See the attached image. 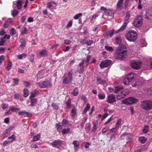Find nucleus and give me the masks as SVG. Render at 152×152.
Returning <instances> with one entry per match:
<instances>
[{
	"label": "nucleus",
	"mask_w": 152,
	"mask_h": 152,
	"mask_svg": "<svg viewBox=\"0 0 152 152\" xmlns=\"http://www.w3.org/2000/svg\"><path fill=\"white\" fill-rule=\"evenodd\" d=\"M149 130V126L147 125L145 126L143 129V132L144 133H147Z\"/></svg>",
	"instance_id": "53"
},
{
	"label": "nucleus",
	"mask_w": 152,
	"mask_h": 152,
	"mask_svg": "<svg viewBox=\"0 0 152 152\" xmlns=\"http://www.w3.org/2000/svg\"><path fill=\"white\" fill-rule=\"evenodd\" d=\"M10 143L9 140H6L4 141L3 143V145L4 147L7 146L8 144Z\"/></svg>",
	"instance_id": "59"
},
{
	"label": "nucleus",
	"mask_w": 152,
	"mask_h": 152,
	"mask_svg": "<svg viewBox=\"0 0 152 152\" xmlns=\"http://www.w3.org/2000/svg\"><path fill=\"white\" fill-rule=\"evenodd\" d=\"M18 13V11L16 9H14L12 13V15L13 17L16 16Z\"/></svg>",
	"instance_id": "39"
},
{
	"label": "nucleus",
	"mask_w": 152,
	"mask_h": 152,
	"mask_svg": "<svg viewBox=\"0 0 152 152\" xmlns=\"http://www.w3.org/2000/svg\"><path fill=\"white\" fill-rule=\"evenodd\" d=\"M138 101V99L135 98L130 97L123 100L122 103L124 104L128 105L135 104Z\"/></svg>",
	"instance_id": "6"
},
{
	"label": "nucleus",
	"mask_w": 152,
	"mask_h": 152,
	"mask_svg": "<svg viewBox=\"0 0 152 152\" xmlns=\"http://www.w3.org/2000/svg\"><path fill=\"white\" fill-rule=\"evenodd\" d=\"M114 34V30H112L110 31L109 33L108 34V35H109L110 37H111Z\"/></svg>",
	"instance_id": "60"
},
{
	"label": "nucleus",
	"mask_w": 152,
	"mask_h": 152,
	"mask_svg": "<svg viewBox=\"0 0 152 152\" xmlns=\"http://www.w3.org/2000/svg\"><path fill=\"white\" fill-rule=\"evenodd\" d=\"M91 129V125L90 124H86L85 127V129L87 132L88 133Z\"/></svg>",
	"instance_id": "42"
},
{
	"label": "nucleus",
	"mask_w": 152,
	"mask_h": 152,
	"mask_svg": "<svg viewBox=\"0 0 152 152\" xmlns=\"http://www.w3.org/2000/svg\"><path fill=\"white\" fill-rule=\"evenodd\" d=\"M23 96L24 97H27L28 95V91L27 89H25L23 90Z\"/></svg>",
	"instance_id": "44"
},
{
	"label": "nucleus",
	"mask_w": 152,
	"mask_h": 152,
	"mask_svg": "<svg viewBox=\"0 0 152 152\" xmlns=\"http://www.w3.org/2000/svg\"><path fill=\"white\" fill-rule=\"evenodd\" d=\"M30 100V104L29 105L31 107H33L37 103V99L36 98L29 99Z\"/></svg>",
	"instance_id": "16"
},
{
	"label": "nucleus",
	"mask_w": 152,
	"mask_h": 152,
	"mask_svg": "<svg viewBox=\"0 0 152 152\" xmlns=\"http://www.w3.org/2000/svg\"><path fill=\"white\" fill-rule=\"evenodd\" d=\"M52 107L54 109L58 110L59 109V107L55 103H53L51 104Z\"/></svg>",
	"instance_id": "52"
},
{
	"label": "nucleus",
	"mask_w": 152,
	"mask_h": 152,
	"mask_svg": "<svg viewBox=\"0 0 152 152\" xmlns=\"http://www.w3.org/2000/svg\"><path fill=\"white\" fill-rule=\"evenodd\" d=\"M64 43L66 45H69L71 43V41L69 40L65 39L64 40Z\"/></svg>",
	"instance_id": "63"
},
{
	"label": "nucleus",
	"mask_w": 152,
	"mask_h": 152,
	"mask_svg": "<svg viewBox=\"0 0 152 152\" xmlns=\"http://www.w3.org/2000/svg\"><path fill=\"white\" fill-rule=\"evenodd\" d=\"M12 66V62L10 61H9L8 63L7 66L6 67V69L7 70L9 71L11 69Z\"/></svg>",
	"instance_id": "34"
},
{
	"label": "nucleus",
	"mask_w": 152,
	"mask_h": 152,
	"mask_svg": "<svg viewBox=\"0 0 152 152\" xmlns=\"http://www.w3.org/2000/svg\"><path fill=\"white\" fill-rule=\"evenodd\" d=\"M82 13H80L77 14V15H76L75 16H74V18L76 20L77 19L79 18L80 17L82 16Z\"/></svg>",
	"instance_id": "58"
},
{
	"label": "nucleus",
	"mask_w": 152,
	"mask_h": 152,
	"mask_svg": "<svg viewBox=\"0 0 152 152\" xmlns=\"http://www.w3.org/2000/svg\"><path fill=\"white\" fill-rule=\"evenodd\" d=\"M40 138V135L39 134H37L36 136H34L32 140V141H36L39 140Z\"/></svg>",
	"instance_id": "25"
},
{
	"label": "nucleus",
	"mask_w": 152,
	"mask_h": 152,
	"mask_svg": "<svg viewBox=\"0 0 152 152\" xmlns=\"http://www.w3.org/2000/svg\"><path fill=\"white\" fill-rule=\"evenodd\" d=\"M97 81L98 83L101 84H106V81L100 78H97Z\"/></svg>",
	"instance_id": "29"
},
{
	"label": "nucleus",
	"mask_w": 152,
	"mask_h": 152,
	"mask_svg": "<svg viewBox=\"0 0 152 152\" xmlns=\"http://www.w3.org/2000/svg\"><path fill=\"white\" fill-rule=\"evenodd\" d=\"M12 129L11 127L8 128L3 132L2 135L3 139L4 138L7 136L9 133L10 132Z\"/></svg>",
	"instance_id": "14"
},
{
	"label": "nucleus",
	"mask_w": 152,
	"mask_h": 152,
	"mask_svg": "<svg viewBox=\"0 0 152 152\" xmlns=\"http://www.w3.org/2000/svg\"><path fill=\"white\" fill-rule=\"evenodd\" d=\"M68 124V121L65 120L63 119L62 122V126L64 127H66L67 125Z\"/></svg>",
	"instance_id": "45"
},
{
	"label": "nucleus",
	"mask_w": 152,
	"mask_h": 152,
	"mask_svg": "<svg viewBox=\"0 0 152 152\" xmlns=\"http://www.w3.org/2000/svg\"><path fill=\"white\" fill-rule=\"evenodd\" d=\"M71 100L70 98L69 99L66 103V107L68 109H70L71 107Z\"/></svg>",
	"instance_id": "22"
},
{
	"label": "nucleus",
	"mask_w": 152,
	"mask_h": 152,
	"mask_svg": "<svg viewBox=\"0 0 152 152\" xmlns=\"http://www.w3.org/2000/svg\"><path fill=\"white\" fill-rule=\"evenodd\" d=\"M97 122L96 121H94L93 123V126L92 128V132H95L97 128Z\"/></svg>",
	"instance_id": "27"
},
{
	"label": "nucleus",
	"mask_w": 152,
	"mask_h": 152,
	"mask_svg": "<svg viewBox=\"0 0 152 152\" xmlns=\"http://www.w3.org/2000/svg\"><path fill=\"white\" fill-rule=\"evenodd\" d=\"M73 21L72 20H71L69 21L68 24L66 25V27L67 28H69V27H71Z\"/></svg>",
	"instance_id": "57"
},
{
	"label": "nucleus",
	"mask_w": 152,
	"mask_h": 152,
	"mask_svg": "<svg viewBox=\"0 0 152 152\" xmlns=\"http://www.w3.org/2000/svg\"><path fill=\"white\" fill-rule=\"evenodd\" d=\"M26 57V55L25 54H22L18 56V58L19 59H21L23 58V57L25 58Z\"/></svg>",
	"instance_id": "56"
},
{
	"label": "nucleus",
	"mask_w": 152,
	"mask_h": 152,
	"mask_svg": "<svg viewBox=\"0 0 152 152\" xmlns=\"http://www.w3.org/2000/svg\"><path fill=\"white\" fill-rule=\"evenodd\" d=\"M141 64L140 61L132 60L131 62V66L134 69H138L141 67Z\"/></svg>",
	"instance_id": "7"
},
{
	"label": "nucleus",
	"mask_w": 152,
	"mask_h": 152,
	"mask_svg": "<svg viewBox=\"0 0 152 152\" xmlns=\"http://www.w3.org/2000/svg\"><path fill=\"white\" fill-rule=\"evenodd\" d=\"M70 131V129L68 128L63 129L62 131V133L63 134L68 133Z\"/></svg>",
	"instance_id": "49"
},
{
	"label": "nucleus",
	"mask_w": 152,
	"mask_h": 152,
	"mask_svg": "<svg viewBox=\"0 0 152 152\" xmlns=\"http://www.w3.org/2000/svg\"><path fill=\"white\" fill-rule=\"evenodd\" d=\"M14 80V85L13 86H15V85H18V84L19 79L17 78H14L13 79Z\"/></svg>",
	"instance_id": "55"
},
{
	"label": "nucleus",
	"mask_w": 152,
	"mask_h": 152,
	"mask_svg": "<svg viewBox=\"0 0 152 152\" xmlns=\"http://www.w3.org/2000/svg\"><path fill=\"white\" fill-rule=\"evenodd\" d=\"M37 91L36 90H34V91L31 93V95L29 97V99H32V98H35L34 97L36 96V93L37 92Z\"/></svg>",
	"instance_id": "43"
},
{
	"label": "nucleus",
	"mask_w": 152,
	"mask_h": 152,
	"mask_svg": "<svg viewBox=\"0 0 152 152\" xmlns=\"http://www.w3.org/2000/svg\"><path fill=\"white\" fill-rule=\"evenodd\" d=\"M21 42V44L20 45V47L23 48L25 46L26 41L23 39H22L20 40Z\"/></svg>",
	"instance_id": "35"
},
{
	"label": "nucleus",
	"mask_w": 152,
	"mask_h": 152,
	"mask_svg": "<svg viewBox=\"0 0 152 152\" xmlns=\"http://www.w3.org/2000/svg\"><path fill=\"white\" fill-rule=\"evenodd\" d=\"M113 120V117L112 116H111L108 120L105 122L104 123V125H106L107 124L110 123Z\"/></svg>",
	"instance_id": "61"
},
{
	"label": "nucleus",
	"mask_w": 152,
	"mask_h": 152,
	"mask_svg": "<svg viewBox=\"0 0 152 152\" xmlns=\"http://www.w3.org/2000/svg\"><path fill=\"white\" fill-rule=\"evenodd\" d=\"M73 144L74 145L75 148L78 147L80 145V143L78 141L76 140L73 142Z\"/></svg>",
	"instance_id": "38"
},
{
	"label": "nucleus",
	"mask_w": 152,
	"mask_h": 152,
	"mask_svg": "<svg viewBox=\"0 0 152 152\" xmlns=\"http://www.w3.org/2000/svg\"><path fill=\"white\" fill-rule=\"evenodd\" d=\"M141 44L142 47H144L146 46L147 43L145 41V40L144 39H143L141 40Z\"/></svg>",
	"instance_id": "47"
},
{
	"label": "nucleus",
	"mask_w": 152,
	"mask_h": 152,
	"mask_svg": "<svg viewBox=\"0 0 152 152\" xmlns=\"http://www.w3.org/2000/svg\"><path fill=\"white\" fill-rule=\"evenodd\" d=\"M56 126L57 127V130L58 132H60L62 128V126L61 125L60 123H58L56 124Z\"/></svg>",
	"instance_id": "46"
},
{
	"label": "nucleus",
	"mask_w": 152,
	"mask_h": 152,
	"mask_svg": "<svg viewBox=\"0 0 152 152\" xmlns=\"http://www.w3.org/2000/svg\"><path fill=\"white\" fill-rule=\"evenodd\" d=\"M4 56L3 55H1L0 56V65L1 64L3 61L4 60Z\"/></svg>",
	"instance_id": "64"
},
{
	"label": "nucleus",
	"mask_w": 152,
	"mask_h": 152,
	"mask_svg": "<svg viewBox=\"0 0 152 152\" xmlns=\"http://www.w3.org/2000/svg\"><path fill=\"white\" fill-rule=\"evenodd\" d=\"M7 36V34H6L4 35L3 37L1 38V41H0V46H2L4 45V43L5 42V38L6 37V36Z\"/></svg>",
	"instance_id": "28"
},
{
	"label": "nucleus",
	"mask_w": 152,
	"mask_h": 152,
	"mask_svg": "<svg viewBox=\"0 0 152 152\" xmlns=\"http://www.w3.org/2000/svg\"><path fill=\"white\" fill-rule=\"evenodd\" d=\"M10 32L11 35H14L16 33V31L15 29L13 28H12L10 30Z\"/></svg>",
	"instance_id": "50"
},
{
	"label": "nucleus",
	"mask_w": 152,
	"mask_h": 152,
	"mask_svg": "<svg viewBox=\"0 0 152 152\" xmlns=\"http://www.w3.org/2000/svg\"><path fill=\"white\" fill-rule=\"evenodd\" d=\"M37 84L41 88L50 87L52 86L50 83L49 81H45L41 83H38Z\"/></svg>",
	"instance_id": "8"
},
{
	"label": "nucleus",
	"mask_w": 152,
	"mask_h": 152,
	"mask_svg": "<svg viewBox=\"0 0 152 152\" xmlns=\"http://www.w3.org/2000/svg\"><path fill=\"white\" fill-rule=\"evenodd\" d=\"M28 31V30L27 29L26 27H24L21 30V32L22 34H26L27 32Z\"/></svg>",
	"instance_id": "40"
},
{
	"label": "nucleus",
	"mask_w": 152,
	"mask_h": 152,
	"mask_svg": "<svg viewBox=\"0 0 152 152\" xmlns=\"http://www.w3.org/2000/svg\"><path fill=\"white\" fill-rule=\"evenodd\" d=\"M129 93V91L127 89H126L124 91L122 90L119 94H118L117 96V98L118 99H121L127 95Z\"/></svg>",
	"instance_id": "10"
},
{
	"label": "nucleus",
	"mask_w": 152,
	"mask_h": 152,
	"mask_svg": "<svg viewBox=\"0 0 152 152\" xmlns=\"http://www.w3.org/2000/svg\"><path fill=\"white\" fill-rule=\"evenodd\" d=\"M114 93H118L119 94L121 91L123 90V88L120 86H116L114 87Z\"/></svg>",
	"instance_id": "17"
},
{
	"label": "nucleus",
	"mask_w": 152,
	"mask_h": 152,
	"mask_svg": "<svg viewBox=\"0 0 152 152\" xmlns=\"http://www.w3.org/2000/svg\"><path fill=\"white\" fill-rule=\"evenodd\" d=\"M121 38L120 37H117L115 40V43L118 45L121 44Z\"/></svg>",
	"instance_id": "36"
},
{
	"label": "nucleus",
	"mask_w": 152,
	"mask_h": 152,
	"mask_svg": "<svg viewBox=\"0 0 152 152\" xmlns=\"http://www.w3.org/2000/svg\"><path fill=\"white\" fill-rule=\"evenodd\" d=\"M62 142L63 141L60 140H55L51 143V145L53 147H57V146L62 145Z\"/></svg>",
	"instance_id": "13"
},
{
	"label": "nucleus",
	"mask_w": 152,
	"mask_h": 152,
	"mask_svg": "<svg viewBox=\"0 0 152 152\" xmlns=\"http://www.w3.org/2000/svg\"><path fill=\"white\" fill-rule=\"evenodd\" d=\"M79 92L77 88H75L73 90V92L71 93L72 94L75 96H77Z\"/></svg>",
	"instance_id": "30"
},
{
	"label": "nucleus",
	"mask_w": 152,
	"mask_h": 152,
	"mask_svg": "<svg viewBox=\"0 0 152 152\" xmlns=\"http://www.w3.org/2000/svg\"><path fill=\"white\" fill-rule=\"evenodd\" d=\"M76 113L75 108H73L71 111V115L72 117H74L76 115Z\"/></svg>",
	"instance_id": "48"
},
{
	"label": "nucleus",
	"mask_w": 152,
	"mask_h": 152,
	"mask_svg": "<svg viewBox=\"0 0 152 152\" xmlns=\"http://www.w3.org/2000/svg\"><path fill=\"white\" fill-rule=\"evenodd\" d=\"M98 17V15H93L91 19L90 20V22L91 23H93L94 20L96 19V18Z\"/></svg>",
	"instance_id": "54"
},
{
	"label": "nucleus",
	"mask_w": 152,
	"mask_h": 152,
	"mask_svg": "<svg viewBox=\"0 0 152 152\" xmlns=\"http://www.w3.org/2000/svg\"><path fill=\"white\" fill-rule=\"evenodd\" d=\"M16 136L14 134H12L11 136L9 137L8 138L9 140V141L10 143H11L13 141L16 140Z\"/></svg>",
	"instance_id": "23"
},
{
	"label": "nucleus",
	"mask_w": 152,
	"mask_h": 152,
	"mask_svg": "<svg viewBox=\"0 0 152 152\" xmlns=\"http://www.w3.org/2000/svg\"><path fill=\"white\" fill-rule=\"evenodd\" d=\"M122 122V120L121 119H119L116 122V124L115 126V128L117 129H118L119 128L121 125Z\"/></svg>",
	"instance_id": "24"
},
{
	"label": "nucleus",
	"mask_w": 152,
	"mask_h": 152,
	"mask_svg": "<svg viewBox=\"0 0 152 152\" xmlns=\"http://www.w3.org/2000/svg\"><path fill=\"white\" fill-rule=\"evenodd\" d=\"M118 129H117L115 128V127H114L111 129L110 130V132H114L115 133L117 132Z\"/></svg>",
	"instance_id": "62"
},
{
	"label": "nucleus",
	"mask_w": 152,
	"mask_h": 152,
	"mask_svg": "<svg viewBox=\"0 0 152 152\" xmlns=\"http://www.w3.org/2000/svg\"><path fill=\"white\" fill-rule=\"evenodd\" d=\"M105 48L108 51L111 52L114 50V49L112 47L105 46Z\"/></svg>",
	"instance_id": "41"
},
{
	"label": "nucleus",
	"mask_w": 152,
	"mask_h": 152,
	"mask_svg": "<svg viewBox=\"0 0 152 152\" xmlns=\"http://www.w3.org/2000/svg\"><path fill=\"white\" fill-rule=\"evenodd\" d=\"M114 12L112 10H107L104 12V15L107 16H112L113 15Z\"/></svg>",
	"instance_id": "21"
},
{
	"label": "nucleus",
	"mask_w": 152,
	"mask_h": 152,
	"mask_svg": "<svg viewBox=\"0 0 152 152\" xmlns=\"http://www.w3.org/2000/svg\"><path fill=\"white\" fill-rule=\"evenodd\" d=\"M139 141L142 143H145L147 140V138L143 137H141L139 138Z\"/></svg>",
	"instance_id": "26"
},
{
	"label": "nucleus",
	"mask_w": 152,
	"mask_h": 152,
	"mask_svg": "<svg viewBox=\"0 0 152 152\" xmlns=\"http://www.w3.org/2000/svg\"><path fill=\"white\" fill-rule=\"evenodd\" d=\"M131 81L126 77L123 80V82L124 84L128 85Z\"/></svg>",
	"instance_id": "31"
},
{
	"label": "nucleus",
	"mask_w": 152,
	"mask_h": 152,
	"mask_svg": "<svg viewBox=\"0 0 152 152\" xmlns=\"http://www.w3.org/2000/svg\"><path fill=\"white\" fill-rule=\"evenodd\" d=\"M112 61L110 60L107 59L102 61L100 64L101 68L103 69L109 66L111 63Z\"/></svg>",
	"instance_id": "9"
},
{
	"label": "nucleus",
	"mask_w": 152,
	"mask_h": 152,
	"mask_svg": "<svg viewBox=\"0 0 152 152\" xmlns=\"http://www.w3.org/2000/svg\"><path fill=\"white\" fill-rule=\"evenodd\" d=\"M124 0H119L117 4V9L121 10L122 8V6Z\"/></svg>",
	"instance_id": "19"
},
{
	"label": "nucleus",
	"mask_w": 152,
	"mask_h": 152,
	"mask_svg": "<svg viewBox=\"0 0 152 152\" xmlns=\"http://www.w3.org/2000/svg\"><path fill=\"white\" fill-rule=\"evenodd\" d=\"M136 76L137 75L135 73L131 72L126 77L131 81H132V80L135 78Z\"/></svg>",
	"instance_id": "18"
},
{
	"label": "nucleus",
	"mask_w": 152,
	"mask_h": 152,
	"mask_svg": "<svg viewBox=\"0 0 152 152\" xmlns=\"http://www.w3.org/2000/svg\"><path fill=\"white\" fill-rule=\"evenodd\" d=\"M23 0H18L16 1V2H13V5L12 7L14 8H15V3H16V8L18 10H20L22 8V5L23 4Z\"/></svg>",
	"instance_id": "12"
},
{
	"label": "nucleus",
	"mask_w": 152,
	"mask_h": 152,
	"mask_svg": "<svg viewBox=\"0 0 152 152\" xmlns=\"http://www.w3.org/2000/svg\"><path fill=\"white\" fill-rule=\"evenodd\" d=\"M128 23V22L127 21L124 22L121 27L119 29L117 30V31L115 32V33L117 34L120 32L124 30L126 26Z\"/></svg>",
	"instance_id": "15"
},
{
	"label": "nucleus",
	"mask_w": 152,
	"mask_h": 152,
	"mask_svg": "<svg viewBox=\"0 0 152 152\" xmlns=\"http://www.w3.org/2000/svg\"><path fill=\"white\" fill-rule=\"evenodd\" d=\"M107 102L109 103L113 104L116 102L115 97L113 94H110L107 96Z\"/></svg>",
	"instance_id": "11"
},
{
	"label": "nucleus",
	"mask_w": 152,
	"mask_h": 152,
	"mask_svg": "<svg viewBox=\"0 0 152 152\" xmlns=\"http://www.w3.org/2000/svg\"><path fill=\"white\" fill-rule=\"evenodd\" d=\"M127 51L126 49L124 46L118 48L116 50L115 54V57L117 59H121L126 55Z\"/></svg>",
	"instance_id": "1"
},
{
	"label": "nucleus",
	"mask_w": 152,
	"mask_h": 152,
	"mask_svg": "<svg viewBox=\"0 0 152 152\" xmlns=\"http://www.w3.org/2000/svg\"><path fill=\"white\" fill-rule=\"evenodd\" d=\"M10 112H17L18 111L20 110L19 108L12 107L10 108L9 109Z\"/></svg>",
	"instance_id": "33"
},
{
	"label": "nucleus",
	"mask_w": 152,
	"mask_h": 152,
	"mask_svg": "<svg viewBox=\"0 0 152 152\" xmlns=\"http://www.w3.org/2000/svg\"><path fill=\"white\" fill-rule=\"evenodd\" d=\"M98 97L99 99H103L105 98V96L104 94H98Z\"/></svg>",
	"instance_id": "51"
},
{
	"label": "nucleus",
	"mask_w": 152,
	"mask_h": 152,
	"mask_svg": "<svg viewBox=\"0 0 152 152\" xmlns=\"http://www.w3.org/2000/svg\"><path fill=\"white\" fill-rule=\"evenodd\" d=\"M91 56L90 55H88L86 57V59L85 61L86 64V66H87L88 65L90 64L89 63V60L91 58Z\"/></svg>",
	"instance_id": "37"
},
{
	"label": "nucleus",
	"mask_w": 152,
	"mask_h": 152,
	"mask_svg": "<svg viewBox=\"0 0 152 152\" xmlns=\"http://www.w3.org/2000/svg\"><path fill=\"white\" fill-rule=\"evenodd\" d=\"M143 18L141 15H137L134 19L133 23V25L136 27H139L142 23Z\"/></svg>",
	"instance_id": "4"
},
{
	"label": "nucleus",
	"mask_w": 152,
	"mask_h": 152,
	"mask_svg": "<svg viewBox=\"0 0 152 152\" xmlns=\"http://www.w3.org/2000/svg\"><path fill=\"white\" fill-rule=\"evenodd\" d=\"M141 107L144 110L148 111L152 109V101L145 100L141 102Z\"/></svg>",
	"instance_id": "3"
},
{
	"label": "nucleus",
	"mask_w": 152,
	"mask_h": 152,
	"mask_svg": "<svg viewBox=\"0 0 152 152\" xmlns=\"http://www.w3.org/2000/svg\"><path fill=\"white\" fill-rule=\"evenodd\" d=\"M90 106L89 104L87 103L86 104V106L83 112V114H84L86 113L87 111L90 109Z\"/></svg>",
	"instance_id": "32"
},
{
	"label": "nucleus",
	"mask_w": 152,
	"mask_h": 152,
	"mask_svg": "<svg viewBox=\"0 0 152 152\" xmlns=\"http://www.w3.org/2000/svg\"><path fill=\"white\" fill-rule=\"evenodd\" d=\"M40 56L41 57H44L47 56L48 55V52L45 50H41L39 53Z\"/></svg>",
	"instance_id": "20"
},
{
	"label": "nucleus",
	"mask_w": 152,
	"mask_h": 152,
	"mask_svg": "<svg viewBox=\"0 0 152 152\" xmlns=\"http://www.w3.org/2000/svg\"><path fill=\"white\" fill-rule=\"evenodd\" d=\"M63 77V83L65 84H68L71 82L72 80V73L69 72L68 74H65Z\"/></svg>",
	"instance_id": "5"
},
{
	"label": "nucleus",
	"mask_w": 152,
	"mask_h": 152,
	"mask_svg": "<svg viewBox=\"0 0 152 152\" xmlns=\"http://www.w3.org/2000/svg\"><path fill=\"white\" fill-rule=\"evenodd\" d=\"M125 38L130 42H134L137 38V34L134 31H129L125 35Z\"/></svg>",
	"instance_id": "2"
}]
</instances>
